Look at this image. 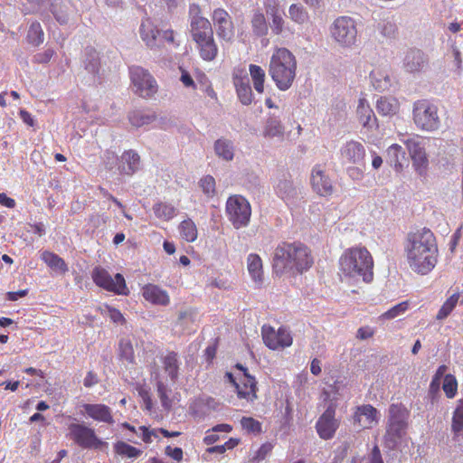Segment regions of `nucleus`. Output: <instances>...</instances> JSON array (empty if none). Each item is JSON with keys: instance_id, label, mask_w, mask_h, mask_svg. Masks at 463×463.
<instances>
[{"instance_id": "21", "label": "nucleus", "mask_w": 463, "mask_h": 463, "mask_svg": "<svg viewBox=\"0 0 463 463\" xmlns=\"http://www.w3.org/2000/svg\"><path fill=\"white\" fill-rule=\"evenodd\" d=\"M80 412L93 420L113 424L114 419L111 409L102 403H83L80 405Z\"/></svg>"}, {"instance_id": "41", "label": "nucleus", "mask_w": 463, "mask_h": 463, "mask_svg": "<svg viewBox=\"0 0 463 463\" xmlns=\"http://www.w3.org/2000/svg\"><path fill=\"white\" fill-rule=\"evenodd\" d=\"M128 119L133 127L141 128L154 122L156 115L145 110H135L129 114Z\"/></svg>"}, {"instance_id": "22", "label": "nucleus", "mask_w": 463, "mask_h": 463, "mask_svg": "<svg viewBox=\"0 0 463 463\" xmlns=\"http://www.w3.org/2000/svg\"><path fill=\"white\" fill-rule=\"evenodd\" d=\"M238 367L244 372L243 379L238 383H235L232 379V373H227V376L231 381L233 382L237 395L241 399H245L247 402H252L256 399V381L255 379L246 373V369L241 365H238Z\"/></svg>"}, {"instance_id": "45", "label": "nucleus", "mask_w": 463, "mask_h": 463, "mask_svg": "<svg viewBox=\"0 0 463 463\" xmlns=\"http://www.w3.org/2000/svg\"><path fill=\"white\" fill-rule=\"evenodd\" d=\"M181 237L188 241L193 242L197 239V227L191 219L184 220L178 227Z\"/></svg>"}, {"instance_id": "33", "label": "nucleus", "mask_w": 463, "mask_h": 463, "mask_svg": "<svg viewBox=\"0 0 463 463\" xmlns=\"http://www.w3.org/2000/svg\"><path fill=\"white\" fill-rule=\"evenodd\" d=\"M400 101L393 96H381L375 103L377 112L383 117H392L400 110Z\"/></svg>"}, {"instance_id": "30", "label": "nucleus", "mask_w": 463, "mask_h": 463, "mask_svg": "<svg viewBox=\"0 0 463 463\" xmlns=\"http://www.w3.org/2000/svg\"><path fill=\"white\" fill-rule=\"evenodd\" d=\"M142 296L146 301L154 305L167 306L170 302L168 293L153 284H147L142 288Z\"/></svg>"}, {"instance_id": "2", "label": "nucleus", "mask_w": 463, "mask_h": 463, "mask_svg": "<svg viewBox=\"0 0 463 463\" xmlns=\"http://www.w3.org/2000/svg\"><path fill=\"white\" fill-rule=\"evenodd\" d=\"M312 264L309 249L300 242H282L274 250L272 266L277 274H301Z\"/></svg>"}, {"instance_id": "12", "label": "nucleus", "mask_w": 463, "mask_h": 463, "mask_svg": "<svg viewBox=\"0 0 463 463\" xmlns=\"http://www.w3.org/2000/svg\"><path fill=\"white\" fill-rule=\"evenodd\" d=\"M91 277L94 283L99 288L118 295L126 296L128 294L125 279L119 273L112 278L105 269L96 267L92 271Z\"/></svg>"}, {"instance_id": "31", "label": "nucleus", "mask_w": 463, "mask_h": 463, "mask_svg": "<svg viewBox=\"0 0 463 463\" xmlns=\"http://www.w3.org/2000/svg\"><path fill=\"white\" fill-rule=\"evenodd\" d=\"M195 49L200 58L204 61H213L218 54V46L214 41L213 35L204 39L194 41Z\"/></svg>"}, {"instance_id": "6", "label": "nucleus", "mask_w": 463, "mask_h": 463, "mask_svg": "<svg viewBox=\"0 0 463 463\" xmlns=\"http://www.w3.org/2000/svg\"><path fill=\"white\" fill-rule=\"evenodd\" d=\"M340 389L341 386L335 383L329 386L328 390L323 392L325 401H328L329 403L326 410L319 417L316 428L319 437L324 439H331L338 427L335 414L336 407L335 402L338 400V397L342 395Z\"/></svg>"}, {"instance_id": "37", "label": "nucleus", "mask_w": 463, "mask_h": 463, "mask_svg": "<svg viewBox=\"0 0 463 463\" xmlns=\"http://www.w3.org/2000/svg\"><path fill=\"white\" fill-rule=\"evenodd\" d=\"M41 260L54 272L64 274L68 271V266L60 256L57 254L44 250L41 253Z\"/></svg>"}, {"instance_id": "55", "label": "nucleus", "mask_w": 463, "mask_h": 463, "mask_svg": "<svg viewBox=\"0 0 463 463\" xmlns=\"http://www.w3.org/2000/svg\"><path fill=\"white\" fill-rule=\"evenodd\" d=\"M408 309L407 302H401L379 317L380 320H391L403 315Z\"/></svg>"}, {"instance_id": "15", "label": "nucleus", "mask_w": 463, "mask_h": 463, "mask_svg": "<svg viewBox=\"0 0 463 463\" xmlns=\"http://www.w3.org/2000/svg\"><path fill=\"white\" fill-rule=\"evenodd\" d=\"M261 334L264 344L272 350L288 347L293 342L289 331L282 326L275 330L273 327L264 325Z\"/></svg>"}, {"instance_id": "14", "label": "nucleus", "mask_w": 463, "mask_h": 463, "mask_svg": "<svg viewBox=\"0 0 463 463\" xmlns=\"http://www.w3.org/2000/svg\"><path fill=\"white\" fill-rule=\"evenodd\" d=\"M189 17L190 33L194 42L213 35L212 24L207 18L201 14L199 5H190Z\"/></svg>"}, {"instance_id": "23", "label": "nucleus", "mask_w": 463, "mask_h": 463, "mask_svg": "<svg viewBox=\"0 0 463 463\" xmlns=\"http://www.w3.org/2000/svg\"><path fill=\"white\" fill-rule=\"evenodd\" d=\"M273 187L276 194L287 203L293 201L298 194V188L288 174H282L278 177Z\"/></svg>"}, {"instance_id": "38", "label": "nucleus", "mask_w": 463, "mask_h": 463, "mask_svg": "<svg viewBox=\"0 0 463 463\" xmlns=\"http://www.w3.org/2000/svg\"><path fill=\"white\" fill-rule=\"evenodd\" d=\"M152 376L156 381L157 395L160 399L162 406L165 410H169L172 406V400L169 397L171 390L165 383L164 378L157 371L152 372Z\"/></svg>"}, {"instance_id": "44", "label": "nucleus", "mask_w": 463, "mask_h": 463, "mask_svg": "<svg viewBox=\"0 0 463 463\" xmlns=\"http://www.w3.org/2000/svg\"><path fill=\"white\" fill-rule=\"evenodd\" d=\"M451 430L456 436L463 435V398L457 402L452 415Z\"/></svg>"}, {"instance_id": "13", "label": "nucleus", "mask_w": 463, "mask_h": 463, "mask_svg": "<svg viewBox=\"0 0 463 463\" xmlns=\"http://www.w3.org/2000/svg\"><path fill=\"white\" fill-rule=\"evenodd\" d=\"M409 154L412 160L415 171L423 175L429 166V159L425 151L424 139L420 137H413L404 141Z\"/></svg>"}, {"instance_id": "27", "label": "nucleus", "mask_w": 463, "mask_h": 463, "mask_svg": "<svg viewBox=\"0 0 463 463\" xmlns=\"http://www.w3.org/2000/svg\"><path fill=\"white\" fill-rule=\"evenodd\" d=\"M160 361L164 372V375H160L163 378L165 377L166 381L169 380L170 382L175 383L178 379L181 364L178 354L175 352H167L161 356Z\"/></svg>"}, {"instance_id": "36", "label": "nucleus", "mask_w": 463, "mask_h": 463, "mask_svg": "<svg viewBox=\"0 0 463 463\" xmlns=\"http://www.w3.org/2000/svg\"><path fill=\"white\" fill-rule=\"evenodd\" d=\"M247 269L255 283L260 285L263 282L262 260L258 254L250 253L248 255Z\"/></svg>"}, {"instance_id": "40", "label": "nucleus", "mask_w": 463, "mask_h": 463, "mask_svg": "<svg viewBox=\"0 0 463 463\" xmlns=\"http://www.w3.org/2000/svg\"><path fill=\"white\" fill-rule=\"evenodd\" d=\"M424 57L420 50H411L404 58V67L410 72L420 71L423 66Z\"/></svg>"}, {"instance_id": "39", "label": "nucleus", "mask_w": 463, "mask_h": 463, "mask_svg": "<svg viewBox=\"0 0 463 463\" xmlns=\"http://www.w3.org/2000/svg\"><path fill=\"white\" fill-rule=\"evenodd\" d=\"M214 152L222 160L231 161L234 156V146L231 140L219 138L214 143Z\"/></svg>"}, {"instance_id": "61", "label": "nucleus", "mask_w": 463, "mask_h": 463, "mask_svg": "<svg viewBox=\"0 0 463 463\" xmlns=\"http://www.w3.org/2000/svg\"><path fill=\"white\" fill-rule=\"evenodd\" d=\"M241 424L244 430L249 432L258 433L260 431V423L250 417H243L241 420Z\"/></svg>"}, {"instance_id": "64", "label": "nucleus", "mask_w": 463, "mask_h": 463, "mask_svg": "<svg viewBox=\"0 0 463 463\" xmlns=\"http://www.w3.org/2000/svg\"><path fill=\"white\" fill-rule=\"evenodd\" d=\"M165 454L177 462H180L183 459V450L180 448H172L171 446H167L165 448Z\"/></svg>"}, {"instance_id": "53", "label": "nucleus", "mask_w": 463, "mask_h": 463, "mask_svg": "<svg viewBox=\"0 0 463 463\" xmlns=\"http://www.w3.org/2000/svg\"><path fill=\"white\" fill-rule=\"evenodd\" d=\"M442 389L449 399L456 396L458 392V382L454 375L449 373L444 376Z\"/></svg>"}, {"instance_id": "43", "label": "nucleus", "mask_w": 463, "mask_h": 463, "mask_svg": "<svg viewBox=\"0 0 463 463\" xmlns=\"http://www.w3.org/2000/svg\"><path fill=\"white\" fill-rule=\"evenodd\" d=\"M249 72L253 82L255 90L258 93L264 92V82L266 79L265 71L259 65L250 64L249 66Z\"/></svg>"}, {"instance_id": "48", "label": "nucleus", "mask_w": 463, "mask_h": 463, "mask_svg": "<svg viewBox=\"0 0 463 463\" xmlns=\"http://www.w3.org/2000/svg\"><path fill=\"white\" fill-rule=\"evenodd\" d=\"M28 42L34 45L38 46L44 41V33L43 28L38 22H33L29 27L27 33Z\"/></svg>"}, {"instance_id": "5", "label": "nucleus", "mask_w": 463, "mask_h": 463, "mask_svg": "<svg viewBox=\"0 0 463 463\" xmlns=\"http://www.w3.org/2000/svg\"><path fill=\"white\" fill-rule=\"evenodd\" d=\"M409 411L399 404H392L389 408V418L386 432L383 437L384 445L393 449L403 440L408 427Z\"/></svg>"}, {"instance_id": "7", "label": "nucleus", "mask_w": 463, "mask_h": 463, "mask_svg": "<svg viewBox=\"0 0 463 463\" xmlns=\"http://www.w3.org/2000/svg\"><path fill=\"white\" fill-rule=\"evenodd\" d=\"M330 34L341 48L351 49L357 44L358 32L354 19L349 16L336 18L330 26Z\"/></svg>"}, {"instance_id": "26", "label": "nucleus", "mask_w": 463, "mask_h": 463, "mask_svg": "<svg viewBox=\"0 0 463 463\" xmlns=\"http://www.w3.org/2000/svg\"><path fill=\"white\" fill-rule=\"evenodd\" d=\"M356 116L359 123L367 130H373L378 128L374 112L364 98H360L358 100Z\"/></svg>"}, {"instance_id": "42", "label": "nucleus", "mask_w": 463, "mask_h": 463, "mask_svg": "<svg viewBox=\"0 0 463 463\" xmlns=\"http://www.w3.org/2000/svg\"><path fill=\"white\" fill-rule=\"evenodd\" d=\"M153 211L156 218L168 222L176 214V208L168 203L158 202L153 206Z\"/></svg>"}, {"instance_id": "49", "label": "nucleus", "mask_w": 463, "mask_h": 463, "mask_svg": "<svg viewBox=\"0 0 463 463\" xmlns=\"http://www.w3.org/2000/svg\"><path fill=\"white\" fill-rule=\"evenodd\" d=\"M114 450L120 456H125L129 458H136L142 454V450L124 442L118 441L114 444Z\"/></svg>"}, {"instance_id": "16", "label": "nucleus", "mask_w": 463, "mask_h": 463, "mask_svg": "<svg viewBox=\"0 0 463 463\" xmlns=\"http://www.w3.org/2000/svg\"><path fill=\"white\" fill-rule=\"evenodd\" d=\"M260 135L266 140L283 141L286 136V127L280 117L276 114H269L263 122Z\"/></svg>"}, {"instance_id": "32", "label": "nucleus", "mask_w": 463, "mask_h": 463, "mask_svg": "<svg viewBox=\"0 0 463 463\" xmlns=\"http://www.w3.org/2000/svg\"><path fill=\"white\" fill-rule=\"evenodd\" d=\"M373 87L379 91H384L392 86V77L388 68H374L370 73Z\"/></svg>"}, {"instance_id": "46", "label": "nucleus", "mask_w": 463, "mask_h": 463, "mask_svg": "<svg viewBox=\"0 0 463 463\" xmlns=\"http://www.w3.org/2000/svg\"><path fill=\"white\" fill-rule=\"evenodd\" d=\"M139 430L142 432V439L146 443H151L152 437L157 438L158 432L162 433L165 438L178 437L181 434L179 431H168L165 429L149 430L146 426L139 427Z\"/></svg>"}, {"instance_id": "35", "label": "nucleus", "mask_w": 463, "mask_h": 463, "mask_svg": "<svg viewBox=\"0 0 463 463\" xmlns=\"http://www.w3.org/2000/svg\"><path fill=\"white\" fill-rule=\"evenodd\" d=\"M140 156L134 150H128L122 154L119 169L121 173L132 175L139 169Z\"/></svg>"}, {"instance_id": "3", "label": "nucleus", "mask_w": 463, "mask_h": 463, "mask_svg": "<svg viewBox=\"0 0 463 463\" xmlns=\"http://www.w3.org/2000/svg\"><path fill=\"white\" fill-rule=\"evenodd\" d=\"M373 260L364 247L345 250L339 258V271L343 279L369 283L373 278Z\"/></svg>"}, {"instance_id": "51", "label": "nucleus", "mask_w": 463, "mask_h": 463, "mask_svg": "<svg viewBox=\"0 0 463 463\" xmlns=\"http://www.w3.org/2000/svg\"><path fill=\"white\" fill-rule=\"evenodd\" d=\"M458 298H459V295L458 294H453L452 296H450L446 301L445 303L442 305V307H440V309L439 310L438 314H437V319L438 320H443L445 319L451 312L452 310L455 308L458 301Z\"/></svg>"}, {"instance_id": "57", "label": "nucleus", "mask_w": 463, "mask_h": 463, "mask_svg": "<svg viewBox=\"0 0 463 463\" xmlns=\"http://www.w3.org/2000/svg\"><path fill=\"white\" fill-rule=\"evenodd\" d=\"M448 367L444 364L439 366L430 383V392L436 394L439 392L440 381L446 375Z\"/></svg>"}, {"instance_id": "18", "label": "nucleus", "mask_w": 463, "mask_h": 463, "mask_svg": "<svg viewBox=\"0 0 463 463\" xmlns=\"http://www.w3.org/2000/svg\"><path fill=\"white\" fill-rule=\"evenodd\" d=\"M212 19L218 37L231 42L234 37V27L230 14L224 9L218 8L213 11Z\"/></svg>"}, {"instance_id": "10", "label": "nucleus", "mask_w": 463, "mask_h": 463, "mask_svg": "<svg viewBox=\"0 0 463 463\" xmlns=\"http://www.w3.org/2000/svg\"><path fill=\"white\" fill-rule=\"evenodd\" d=\"M69 437L79 447L85 449H100L108 443L99 438L94 429L84 423H71L68 427Z\"/></svg>"}, {"instance_id": "52", "label": "nucleus", "mask_w": 463, "mask_h": 463, "mask_svg": "<svg viewBox=\"0 0 463 463\" xmlns=\"http://www.w3.org/2000/svg\"><path fill=\"white\" fill-rule=\"evenodd\" d=\"M289 18L299 24H302L307 21L308 15L304 7L300 5L293 4L288 9Z\"/></svg>"}, {"instance_id": "50", "label": "nucleus", "mask_w": 463, "mask_h": 463, "mask_svg": "<svg viewBox=\"0 0 463 463\" xmlns=\"http://www.w3.org/2000/svg\"><path fill=\"white\" fill-rule=\"evenodd\" d=\"M232 430V426L229 424H218L214 426L212 430H208L205 433V437L203 438V442L206 445H212L220 439V436L217 432H231Z\"/></svg>"}, {"instance_id": "54", "label": "nucleus", "mask_w": 463, "mask_h": 463, "mask_svg": "<svg viewBox=\"0 0 463 463\" xmlns=\"http://www.w3.org/2000/svg\"><path fill=\"white\" fill-rule=\"evenodd\" d=\"M85 70L91 74L99 72V54L95 50H90L87 53V57L84 60Z\"/></svg>"}, {"instance_id": "20", "label": "nucleus", "mask_w": 463, "mask_h": 463, "mask_svg": "<svg viewBox=\"0 0 463 463\" xmlns=\"http://www.w3.org/2000/svg\"><path fill=\"white\" fill-rule=\"evenodd\" d=\"M263 5L267 15L270 18V28L274 34H281L284 30V11L279 0H264Z\"/></svg>"}, {"instance_id": "58", "label": "nucleus", "mask_w": 463, "mask_h": 463, "mask_svg": "<svg viewBox=\"0 0 463 463\" xmlns=\"http://www.w3.org/2000/svg\"><path fill=\"white\" fill-rule=\"evenodd\" d=\"M199 186L207 197H213L215 194V180L212 175L202 177Z\"/></svg>"}, {"instance_id": "28", "label": "nucleus", "mask_w": 463, "mask_h": 463, "mask_svg": "<svg viewBox=\"0 0 463 463\" xmlns=\"http://www.w3.org/2000/svg\"><path fill=\"white\" fill-rule=\"evenodd\" d=\"M241 75L234 73L233 83L236 89L237 96L243 105H250L253 95L247 74L241 71Z\"/></svg>"}, {"instance_id": "29", "label": "nucleus", "mask_w": 463, "mask_h": 463, "mask_svg": "<svg viewBox=\"0 0 463 463\" xmlns=\"http://www.w3.org/2000/svg\"><path fill=\"white\" fill-rule=\"evenodd\" d=\"M139 33L142 41L151 50H156L160 47L158 40L159 31L151 20L146 19L142 21L139 28Z\"/></svg>"}, {"instance_id": "59", "label": "nucleus", "mask_w": 463, "mask_h": 463, "mask_svg": "<svg viewBox=\"0 0 463 463\" xmlns=\"http://www.w3.org/2000/svg\"><path fill=\"white\" fill-rule=\"evenodd\" d=\"M120 356L128 362L134 361V350L128 340H121L119 343Z\"/></svg>"}, {"instance_id": "60", "label": "nucleus", "mask_w": 463, "mask_h": 463, "mask_svg": "<svg viewBox=\"0 0 463 463\" xmlns=\"http://www.w3.org/2000/svg\"><path fill=\"white\" fill-rule=\"evenodd\" d=\"M388 156L395 165H400V158L404 157L402 147L398 144H392L387 149Z\"/></svg>"}, {"instance_id": "8", "label": "nucleus", "mask_w": 463, "mask_h": 463, "mask_svg": "<svg viewBox=\"0 0 463 463\" xmlns=\"http://www.w3.org/2000/svg\"><path fill=\"white\" fill-rule=\"evenodd\" d=\"M412 116L414 124L420 130L433 132L439 128L438 108L429 100L416 101L413 104Z\"/></svg>"}, {"instance_id": "17", "label": "nucleus", "mask_w": 463, "mask_h": 463, "mask_svg": "<svg viewBox=\"0 0 463 463\" xmlns=\"http://www.w3.org/2000/svg\"><path fill=\"white\" fill-rule=\"evenodd\" d=\"M340 156L343 163L362 165L364 163L366 150L361 142L349 140L342 145Z\"/></svg>"}, {"instance_id": "19", "label": "nucleus", "mask_w": 463, "mask_h": 463, "mask_svg": "<svg viewBox=\"0 0 463 463\" xmlns=\"http://www.w3.org/2000/svg\"><path fill=\"white\" fill-rule=\"evenodd\" d=\"M310 184L313 191L320 196H330L334 193L332 181L320 165L313 167Z\"/></svg>"}, {"instance_id": "25", "label": "nucleus", "mask_w": 463, "mask_h": 463, "mask_svg": "<svg viewBox=\"0 0 463 463\" xmlns=\"http://www.w3.org/2000/svg\"><path fill=\"white\" fill-rule=\"evenodd\" d=\"M378 411L370 404L362 405L356 408L354 420L359 427L363 429H371L379 421Z\"/></svg>"}, {"instance_id": "47", "label": "nucleus", "mask_w": 463, "mask_h": 463, "mask_svg": "<svg viewBox=\"0 0 463 463\" xmlns=\"http://www.w3.org/2000/svg\"><path fill=\"white\" fill-rule=\"evenodd\" d=\"M251 27L253 33L258 36L265 35L268 33V24L265 15L260 10L254 12L251 18Z\"/></svg>"}, {"instance_id": "4", "label": "nucleus", "mask_w": 463, "mask_h": 463, "mask_svg": "<svg viewBox=\"0 0 463 463\" xmlns=\"http://www.w3.org/2000/svg\"><path fill=\"white\" fill-rule=\"evenodd\" d=\"M296 56L285 47L275 48L269 64V74L276 87L286 91L291 88L297 77Z\"/></svg>"}, {"instance_id": "34", "label": "nucleus", "mask_w": 463, "mask_h": 463, "mask_svg": "<svg viewBox=\"0 0 463 463\" xmlns=\"http://www.w3.org/2000/svg\"><path fill=\"white\" fill-rule=\"evenodd\" d=\"M51 12L60 24H67L72 14V8L67 1L54 0L51 5Z\"/></svg>"}, {"instance_id": "11", "label": "nucleus", "mask_w": 463, "mask_h": 463, "mask_svg": "<svg viewBox=\"0 0 463 463\" xmlns=\"http://www.w3.org/2000/svg\"><path fill=\"white\" fill-rule=\"evenodd\" d=\"M129 73L134 90L137 95L150 98L157 92V83L147 70L140 66H133Z\"/></svg>"}, {"instance_id": "24", "label": "nucleus", "mask_w": 463, "mask_h": 463, "mask_svg": "<svg viewBox=\"0 0 463 463\" xmlns=\"http://www.w3.org/2000/svg\"><path fill=\"white\" fill-rule=\"evenodd\" d=\"M214 399L208 396L196 397L189 403V413L196 420H203L216 409Z\"/></svg>"}, {"instance_id": "1", "label": "nucleus", "mask_w": 463, "mask_h": 463, "mask_svg": "<svg viewBox=\"0 0 463 463\" xmlns=\"http://www.w3.org/2000/svg\"><path fill=\"white\" fill-rule=\"evenodd\" d=\"M404 254L409 268L416 274L430 273L438 262L439 249L433 232L427 228L408 234Z\"/></svg>"}, {"instance_id": "62", "label": "nucleus", "mask_w": 463, "mask_h": 463, "mask_svg": "<svg viewBox=\"0 0 463 463\" xmlns=\"http://www.w3.org/2000/svg\"><path fill=\"white\" fill-rule=\"evenodd\" d=\"M101 312L110 317V319L115 323H121L124 320V317L119 310L113 308L109 306H104L101 307Z\"/></svg>"}, {"instance_id": "56", "label": "nucleus", "mask_w": 463, "mask_h": 463, "mask_svg": "<svg viewBox=\"0 0 463 463\" xmlns=\"http://www.w3.org/2000/svg\"><path fill=\"white\" fill-rule=\"evenodd\" d=\"M377 29L385 37H393L397 31L395 23L391 19H384L378 23Z\"/></svg>"}, {"instance_id": "9", "label": "nucleus", "mask_w": 463, "mask_h": 463, "mask_svg": "<svg viewBox=\"0 0 463 463\" xmlns=\"http://www.w3.org/2000/svg\"><path fill=\"white\" fill-rule=\"evenodd\" d=\"M226 213L235 229L248 226L251 216V207L246 198L241 195L230 196L226 202Z\"/></svg>"}, {"instance_id": "63", "label": "nucleus", "mask_w": 463, "mask_h": 463, "mask_svg": "<svg viewBox=\"0 0 463 463\" xmlns=\"http://www.w3.org/2000/svg\"><path fill=\"white\" fill-rule=\"evenodd\" d=\"M55 52L52 48H47L42 52H38L34 55L33 60L38 63H47L51 61Z\"/></svg>"}]
</instances>
